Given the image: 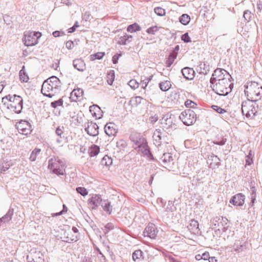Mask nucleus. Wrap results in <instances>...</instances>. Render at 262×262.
Returning a JSON list of instances; mask_svg holds the SVG:
<instances>
[{
  "label": "nucleus",
  "mask_w": 262,
  "mask_h": 262,
  "mask_svg": "<svg viewBox=\"0 0 262 262\" xmlns=\"http://www.w3.org/2000/svg\"><path fill=\"white\" fill-rule=\"evenodd\" d=\"M61 83L56 76H53L43 82L41 88L42 94L49 98H51L61 90Z\"/></svg>",
  "instance_id": "nucleus-1"
},
{
  "label": "nucleus",
  "mask_w": 262,
  "mask_h": 262,
  "mask_svg": "<svg viewBox=\"0 0 262 262\" xmlns=\"http://www.w3.org/2000/svg\"><path fill=\"white\" fill-rule=\"evenodd\" d=\"M225 80L220 82H216L213 84H210V87L212 91L216 94L225 96L228 95L233 88V79L231 76H227Z\"/></svg>",
  "instance_id": "nucleus-2"
},
{
  "label": "nucleus",
  "mask_w": 262,
  "mask_h": 262,
  "mask_svg": "<svg viewBox=\"0 0 262 262\" xmlns=\"http://www.w3.org/2000/svg\"><path fill=\"white\" fill-rule=\"evenodd\" d=\"M244 87L245 93L247 95V98L255 101H257L260 99L262 96V86H259L257 82H248Z\"/></svg>",
  "instance_id": "nucleus-3"
},
{
  "label": "nucleus",
  "mask_w": 262,
  "mask_h": 262,
  "mask_svg": "<svg viewBox=\"0 0 262 262\" xmlns=\"http://www.w3.org/2000/svg\"><path fill=\"white\" fill-rule=\"evenodd\" d=\"M256 101H251L250 98L244 101L242 104V113L243 115H245L247 118H253L257 112L258 105L256 103Z\"/></svg>",
  "instance_id": "nucleus-4"
},
{
  "label": "nucleus",
  "mask_w": 262,
  "mask_h": 262,
  "mask_svg": "<svg viewBox=\"0 0 262 262\" xmlns=\"http://www.w3.org/2000/svg\"><path fill=\"white\" fill-rule=\"evenodd\" d=\"M64 164L58 158H54L49 161L48 168L57 175L64 174Z\"/></svg>",
  "instance_id": "nucleus-5"
},
{
  "label": "nucleus",
  "mask_w": 262,
  "mask_h": 262,
  "mask_svg": "<svg viewBox=\"0 0 262 262\" xmlns=\"http://www.w3.org/2000/svg\"><path fill=\"white\" fill-rule=\"evenodd\" d=\"M179 118L185 125L189 126L195 122L196 114L193 110L187 109L181 113Z\"/></svg>",
  "instance_id": "nucleus-6"
},
{
  "label": "nucleus",
  "mask_w": 262,
  "mask_h": 262,
  "mask_svg": "<svg viewBox=\"0 0 262 262\" xmlns=\"http://www.w3.org/2000/svg\"><path fill=\"white\" fill-rule=\"evenodd\" d=\"M41 36L39 32H26L24 33L23 41L26 46H34L38 43V40Z\"/></svg>",
  "instance_id": "nucleus-7"
},
{
  "label": "nucleus",
  "mask_w": 262,
  "mask_h": 262,
  "mask_svg": "<svg viewBox=\"0 0 262 262\" xmlns=\"http://www.w3.org/2000/svg\"><path fill=\"white\" fill-rule=\"evenodd\" d=\"M227 76H231V75L224 69H216L212 74L210 79V84L220 82L221 80H225Z\"/></svg>",
  "instance_id": "nucleus-8"
},
{
  "label": "nucleus",
  "mask_w": 262,
  "mask_h": 262,
  "mask_svg": "<svg viewBox=\"0 0 262 262\" xmlns=\"http://www.w3.org/2000/svg\"><path fill=\"white\" fill-rule=\"evenodd\" d=\"M11 103L7 104V108L15 113L19 114L21 113L23 108V99L20 96H16Z\"/></svg>",
  "instance_id": "nucleus-9"
},
{
  "label": "nucleus",
  "mask_w": 262,
  "mask_h": 262,
  "mask_svg": "<svg viewBox=\"0 0 262 262\" xmlns=\"http://www.w3.org/2000/svg\"><path fill=\"white\" fill-rule=\"evenodd\" d=\"M84 130L86 133L93 137H96L99 134V126L95 122L88 121L84 123Z\"/></svg>",
  "instance_id": "nucleus-10"
},
{
  "label": "nucleus",
  "mask_w": 262,
  "mask_h": 262,
  "mask_svg": "<svg viewBox=\"0 0 262 262\" xmlns=\"http://www.w3.org/2000/svg\"><path fill=\"white\" fill-rule=\"evenodd\" d=\"M16 126L19 133L21 134L28 135L32 132L31 125L27 121L21 120L16 125Z\"/></svg>",
  "instance_id": "nucleus-11"
},
{
  "label": "nucleus",
  "mask_w": 262,
  "mask_h": 262,
  "mask_svg": "<svg viewBox=\"0 0 262 262\" xmlns=\"http://www.w3.org/2000/svg\"><path fill=\"white\" fill-rule=\"evenodd\" d=\"M158 232V230L156 225L150 223L145 228L143 234L145 237L147 236L151 239H155Z\"/></svg>",
  "instance_id": "nucleus-12"
},
{
  "label": "nucleus",
  "mask_w": 262,
  "mask_h": 262,
  "mask_svg": "<svg viewBox=\"0 0 262 262\" xmlns=\"http://www.w3.org/2000/svg\"><path fill=\"white\" fill-rule=\"evenodd\" d=\"M245 195L239 193L232 196L229 202L234 206H242L245 203Z\"/></svg>",
  "instance_id": "nucleus-13"
},
{
  "label": "nucleus",
  "mask_w": 262,
  "mask_h": 262,
  "mask_svg": "<svg viewBox=\"0 0 262 262\" xmlns=\"http://www.w3.org/2000/svg\"><path fill=\"white\" fill-rule=\"evenodd\" d=\"M104 129L105 133L109 137L115 136L118 132L117 125L113 122L107 123Z\"/></svg>",
  "instance_id": "nucleus-14"
},
{
  "label": "nucleus",
  "mask_w": 262,
  "mask_h": 262,
  "mask_svg": "<svg viewBox=\"0 0 262 262\" xmlns=\"http://www.w3.org/2000/svg\"><path fill=\"white\" fill-rule=\"evenodd\" d=\"M103 202L100 194H94L89 200V204L92 209L101 205Z\"/></svg>",
  "instance_id": "nucleus-15"
},
{
  "label": "nucleus",
  "mask_w": 262,
  "mask_h": 262,
  "mask_svg": "<svg viewBox=\"0 0 262 262\" xmlns=\"http://www.w3.org/2000/svg\"><path fill=\"white\" fill-rule=\"evenodd\" d=\"M130 140L133 141L135 145L137 146L138 148H141V146L145 143L144 141L145 140L142 138L140 134L137 133L132 134L130 136Z\"/></svg>",
  "instance_id": "nucleus-16"
},
{
  "label": "nucleus",
  "mask_w": 262,
  "mask_h": 262,
  "mask_svg": "<svg viewBox=\"0 0 262 262\" xmlns=\"http://www.w3.org/2000/svg\"><path fill=\"white\" fill-rule=\"evenodd\" d=\"M171 114H166L161 119V124L163 127L168 129L170 127L172 128L173 126H175V124L173 123L172 119L171 118Z\"/></svg>",
  "instance_id": "nucleus-17"
},
{
  "label": "nucleus",
  "mask_w": 262,
  "mask_h": 262,
  "mask_svg": "<svg viewBox=\"0 0 262 262\" xmlns=\"http://www.w3.org/2000/svg\"><path fill=\"white\" fill-rule=\"evenodd\" d=\"M83 90L81 88L75 89L71 93L70 98L72 101H80L83 95Z\"/></svg>",
  "instance_id": "nucleus-18"
},
{
  "label": "nucleus",
  "mask_w": 262,
  "mask_h": 262,
  "mask_svg": "<svg viewBox=\"0 0 262 262\" xmlns=\"http://www.w3.org/2000/svg\"><path fill=\"white\" fill-rule=\"evenodd\" d=\"M183 77L188 80H192L194 77L195 72L192 68L185 67L181 70Z\"/></svg>",
  "instance_id": "nucleus-19"
},
{
  "label": "nucleus",
  "mask_w": 262,
  "mask_h": 262,
  "mask_svg": "<svg viewBox=\"0 0 262 262\" xmlns=\"http://www.w3.org/2000/svg\"><path fill=\"white\" fill-rule=\"evenodd\" d=\"M172 161L173 157L172 154L170 153L163 154L160 159V163L163 164L164 167L169 165Z\"/></svg>",
  "instance_id": "nucleus-20"
},
{
  "label": "nucleus",
  "mask_w": 262,
  "mask_h": 262,
  "mask_svg": "<svg viewBox=\"0 0 262 262\" xmlns=\"http://www.w3.org/2000/svg\"><path fill=\"white\" fill-rule=\"evenodd\" d=\"M73 67L75 69L80 72H83L86 69L85 63L81 58L75 59L73 61Z\"/></svg>",
  "instance_id": "nucleus-21"
},
{
  "label": "nucleus",
  "mask_w": 262,
  "mask_h": 262,
  "mask_svg": "<svg viewBox=\"0 0 262 262\" xmlns=\"http://www.w3.org/2000/svg\"><path fill=\"white\" fill-rule=\"evenodd\" d=\"M89 110L92 116L95 117L96 119H100L102 117L101 108L97 105L94 104L90 106Z\"/></svg>",
  "instance_id": "nucleus-22"
},
{
  "label": "nucleus",
  "mask_w": 262,
  "mask_h": 262,
  "mask_svg": "<svg viewBox=\"0 0 262 262\" xmlns=\"http://www.w3.org/2000/svg\"><path fill=\"white\" fill-rule=\"evenodd\" d=\"M199 225L198 221H195V220H191L187 227L191 233L194 234H198L200 232Z\"/></svg>",
  "instance_id": "nucleus-23"
},
{
  "label": "nucleus",
  "mask_w": 262,
  "mask_h": 262,
  "mask_svg": "<svg viewBox=\"0 0 262 262\" xmlns=\"http://www.w3.org/2000/svg\"><path fill=\"white\" fill-rule=\"evenodd\" d=\"M247 245L248 243L246 242L236 241L234 244L233 250L238 252L244 251L247 249Z\"/></svg>",
  "instance_id": "nucleus-24"
},
{
  "label": "nucleus",
  "mask_w": 262,
  "mask_h": 262,
  "mask_svg": "<svg viewBox=\"0 0 262 262\" xmlns=\"http://www.w3.org/2000/svg\"><path fill=\"white\" fill-rule=\"evenodd\" d=\"M209 162H210V167L212 168H215L220 165V159L214 154H212L208 157V163Z\"/></svg>",
  "instance_id": "nucleus-25"
},
{
  "label": "nucleus",
  "mask_w": 262,
  "mask_h": 262,
  "mask_svg": "<svg viewBox=\"0 0 262 262\" xmlns=\"http://www.w3.org/2000/svg\"><path fill=\"white\" fill-rule=\"evenodd\" d=\"M163 134L164 132L160 129H156L154 133V140L158 143V145H160L162 140H163L164 138Z\"/></svg>",
  "instance_id": "nucleus-26"
},
{
  "label": "nucleus",
  "mask_w": 262,
  "mask_h": 262,
  "mask_svg": "<svg viewBox=\"0 0 262 262\" xmlns=\"http://www.w3.org/2000/svg\"><path fill=\"white\" fill-rule=\"evenodd\" d=\"M64 237L63 241L67 243H71L73 241H77V235L76 234H74L70 230L64 233Z\"/></svg>",
  "instance_id": "nucleus-27"
},
{
  "label": "nucleus",
  "mask_w": 262,
  "mask_h": 262,
  "mask_svg": "<svg viewBox=\"0 0 262 262\" xmlns=\"http://www.w3.org/2000/svg\"><path fill=\"white\" fill-rule=\"evenodd\" d=\"M197 71L201 74L207 75L210 71V66L207 63L201 62L198 66Z\"/></svg>",
  "instance_id": "nucleus-28"
},
{
  "label": "nucleus",
  "mask_w": 262,
  "mask_h": 262,
  "mask_svg": "<svg viewBox=\"0 0 262 262\" xmlns=\"http://www.w3.org/2000/svg\"><path fill=\"white\" fill-rule=\"evenodd\" d=\"M139 150L141 151L144 155L146 156L150 160H153L154 159V157L147 145L146 142L144 143L141 148H139Z\"/></svg>",
  "instance_id": "nucleus-29"
},
{
  "label": "nucleus",
  "mask_w": 262,
  "mask_h": 262,
  "mask_svg": "<svg viewBox=\"0 0 262 262\" xmlns=\"http://www.w3.org/2000/svg\"><path fill=\"white\" fill-rule=\"evenodd\" d=\"M133 38V36L125 34L122 36L119 37L118 43L121 45H125L127 43L130 42Z\"/></svg>",
  "instance_id": "nucleus-30"
},
{
  "label": "nucleus",
  "mask_w": 262,
  "mask_h": 262,
  "mask_svg": "<svg viewBox=\"0 0 262 262\" xmlns=\"http://www.w3.org/2000/svg\"><path fill=\"white\" fill-rule=\"evenodd\" d=\"M103 210L108 214H111L112 211V206L111 203L108 200H103L101 205Z\"/></svg>",
  "instance_id": "nucleus-31"
},
{
  "label": "nucleus",
  "mask_w": 262,
  "mask_h": 262,
  "mask_svg": "<svg viewBox=\"0 0 262 262\" xmlns=\"http://www.w3.org/2000/svg\"><path fill=\"white\" fill-rule=\"evenodd\" d=\"M13 214H14V209L13 208H10L8 210L7 213L5 215H4L3 217H2V218L4 221V222H5L6 223H7L11 220Z\"/></svg>",
  "instance_id": "nucleus-32"
},
{
  "label": "nucleus",
  "mask_w": 262,
  "mask_h": 262,
  "mask_svg": "<svg viewBox=\"0 0 262 262\" xmlns=\"http://www.w3.org/2000/svg\"><path fill=\"white\" fill-rule=\"evenodd\" d=\"M13 214H14V209L13 208H10L8 210L7 213L5 215H4L3 217H2V218L4 221V222H5L6 223H7L11 220Z\"/></svg>",
  "instance_id": "nucleus-33"
},
{
  "label": "nucleus",
  "mask_w": 262,
  "mask_h": 262,
  "mask_svg": "<svg viewBox=\"0 0 262 262\" xmlns=\"http://www.w3.org/2000/svg\"><path fill=\"white\" fill-rule=\"evenodd\" d=\"M13 214H14V209L13 208H10L8 210L7 213L5 215H4L3 217H2V218L4 221V222H5L6 223H7L11 220Z\"/></svg>",
  "instance_id": "nucleus-34"
},
{
  "label": "nucleus",
  "mask_w": 262,
  "mask_h": 262,
  "mask_svg": "<svg viewBox=\"0 0 262 262\" xmlns=\"http://www.w3.org/2000/svg\"><path fill=\"white\" fill-rule=\"evenodd\" d=\"M100 151V147L96 145H93L90 148L89 154L90 157H94L97 155Z\"/></svg>",
  "instance_id": "nucleus-35"
},
{
  "label": "nucleus",
  "mask_w": 262,
  "mask_h": 262,
  "mask_svg": "<svg viewBox=\"0 0 262 262\" xmlns=\"http://www.w3.org/2000/svg\"><path fill=\"white\" fill-rule=\"evenodd\" d=\"M101 163L102 165L109 166L113 163L112 159L107 155H105L101 160Z\"/></svg>",
  "instance_id": "nucleus-36"
},
{
  "label": "nucleus",
  "mask_w": 262,
  "mask_h": 262,
  "mask_svg": "<svg viewBox=\"0 0 262 262\" xmlns=\"http://www.w3.org/2000/svg\"><path fill=\"white\" fill-rule=\"evenodd\" d=\"M141 29V27L137 23H134L132 25H129L127 27V31L128 32L133 33L135 32L138 31H140Z\"/></svg>",
  "instance_id": "nucleus-37"
},
{
  "label": "nucleus",
  "mask_w": 262,
  "mask_h": 262,
  "mask_svg": "<svg viewBox=\"0 0 262 262\" xmlns=\"http://www.w3.org/2000/svg\"><path fill=\"white\" fill-rule=\"evenodd\" d=\"M115 77V71L114 70H110L108 72L106 76L107 82L109 85H112L114 81Z\"/></svg>",
  "instance_id": "nucleus-38"
},
{
  "label": "nucleus",
  "mask_w": 262,
  "mask_h": 262,
  "mask_svg": "<svg viewBox=\"0 0 262 262\" xmlns=\"http://www.w3.org/2000/svg\"><path fill=\"white\" fill-rule=\"evenodd\" d=\"M159 87L162 91H167L171 87V84L169 81H164L159 83Z\"/></svg>",
  "instance_id": "nucleus-39"
},
{
  "label": "nucleus",
  "mask_w": 262,
  "mask_h": 262,
  "mask_svg": "<svg viewBox=\"0 0 262 262\" xmlns=\"http://www.w3.org/2000/svg\"><path fill=\"white\" fill-rule=\"evenodd\" d=\"M180 21L183 25H187L189 24L190 20L189 15L187 14H182L179 18Z\"/></svg>",
  "instance_id": "nucleus-40"
},
{
  "label": "nucleus",
  "mask_w": 262,
  "mask_h": 262,
  "mask_svg": "<svg viewBox=\"0 0 262 262\" xmlns=\"http://www.w3.org/2000/svg\"><path fill=\"white\" fill-rule=\"evenodd\" d=\"M177 55L170 53L168 56V59L166 61V67L169 68L171 67L175 59L177 58Z\"/></svg>",
  "instance_id": "nucleus-41"
},
{
  "label": "nucleus",
  "mask_w": 262,
  "mask_h": 262,
  "mask_svg": "<svg viewBox=\"0 0 262 262\" xmlns=\"http://www.w3.org/2000/svg\"><path fill=\"white\" fill-rule=\"evenodd\" d=\"M24 68L25 67L23 66V69L19 71V78L20 80L22 82H27L29 79V77L24 70Z\"/></svg>",
  "instance_id": "nucleus-42"
},
{
  "label": "nucleus",
  "mask_w": 262,
  "mask_h": 262,
  "mask_svg": "<svg viewBox=\"0 0 262 262\" xmlns=\"http://www.w3.org/2000/svg\"><path fill=\"white\" fill-rule=\"evenodd\" d=\"M105 55L104 52H97L96 53L90 55L91 60H94L95 59H101Z\"/></svg>",
  "instance_id": "nucleus-43"
},
{
  "label": "nucleus",
  "mask_w": 262,
  "mask_h": 262,
  "mask_svg": "<svg viewBox=\"0 0 262 262\" xmlns=\"http://www.w3.org/2000/svg\"><path fill=\"white\" fill-rule=\"evenodd\" d=\"M40 149L35 148L31 152L30 156V160L31 161H35L36 159L37 156L39 155L40 152Z\"/></svg>",
  "instance_id": "nucleus-44"
},
{
  "label": "nucleus",
  "mask_w": 262,
  "mask_h": 262,
  "mask_svg": "<svg viewBox=\"0 0 262 262\" xmlns=\"http://www.w3.org/2000/svg\"><path fill=\"white\" fill-rule=\"evenodd\" d=\"M114 228L113 224L112 223H108L106 224L102 230L103 231L105 234H107L111 230H113Z\"/></svg>",
  "instance_id": "nucleus-45"
},
{
  "label": "nucleus",
  "mask_w": 262,
  "mask_h": 262,
  "mask_svg": "<svg viewBox=\"0 0 262 262\" xmlns=\"http://www.w3.org/2000/svg\"><path fill=\"white\" fill-rule=\"evenodd\" d=\"M154 12L157 15L160 16H163L165 15V10L163 8L160 7L155 8Z\"/></svg>",
  "instance_id": "nucleus-46"
},
{
  "label": "nucleus",
  "mask_w": 262,
  "mask_h": 262,
  "mask_svg": "<svg viewBox=\"0 0 262 262\" xmlns=\"http://www.w3.org/2000/svg\"><path fill=\"white\" fill-rule=\"evenodd\" d=\"M78 193L80 194L82 196H85L88 194L87 189L83 187H78L76 189Z\"/></svg>",
  "instance_id": "nucleus-47"
},
{
  "label": "nucleus",
  "mask_w": 262,
  "mask_h": 262,
  "mask_svg": "<svg viewBox=\"0 0 262 262\" xmlns=\"http://www.w3.org/2000/svg\"><path fill=\"white\" fill-rule=\"evenodd\" d=\"M63 101L62 99H59L57 100L53 101L51 103V106L53 108H56L58 106H62Z\"/></svg>",
  "instance_id": "nucleus-48"
},
{
  "label": "nucleus",
  "mask_w": 262,
  "mask_h": 262,
  "mask_svg": "<svg viewBox=\"0 0 262 262\" xmlns=\"http://www.w3.org/2000/svg\"><path fill=\"white\" fill-rule=\"evenodd\" d=\"M185 105L188 108H195L196 107V103L191 100L187 99L185 102Z\"/></svg>",
  "instance_id": "nucleus-49"
},
{
  "label": "nucleus",
  "mask_w": 262,
  "mask_h": 262,
  "mask_svg": "<svg viewBox=\"0 0 262 262\" xmlns=\"http://www.w3.org/2000/svg\"><path fill=\"white\" fill-rule=\"evenodd\" d=\"M142 255V251L140 250H136L133 253V259L134 260H136L137 259L140 258L141 256Z\"/></svg>",
  "instance_id": "nucleus-50"
},
{
  "label": "nucleus",
  "mask_w": 262,
  "mask_h": 262,
  "mask_svg": "<svg viewBox=\"0 0 262 262\" xmlns=\"http://www.w3.org/2000/svg\"><path fill=\"white\" fill-rule=\"evenodd\" d=\"M211 107L214 111L220 114H222L226 112V111L225 109L217 105H212Z\"/></svg>",
  "instance_id": "nucleus-51"
},
{
  "label": "nucleus",
  "mask_w": 262,
  "mask_h": 262,
  "mask_svg": "<svg viewBox=\"0 0 262 262\" xmlns=\"http://www.w3.org/2000/svg\"><path fill=\"white\" fill-rule=\"evenodd\" d=\"M63 126H58L56 130H55V133L58 136L60 137V138H63V137L62 136V135L63 134Z\"/></svg>",
  "instance_id": "nucleus-52"
},
{
  "label": "nucleus",
  "mask_w": 262,
  "mask_h": 262,
  "mask_svg": "<svg viewBox=\"0 0 262 262\" xmlns=\"http://www.w3.org/2000/svg\"><path fill=\"white\" fill-rule=\"evenodd\" d=\"M243 17H244L246 21L249 22L251 20V18L252 17V13L250 11L246 10L244 11Z\"/></svg>",
  "instance_id": "nucleus-53"
},
{
  "label": "nucleus",
  "mask_w": 262,
  "mask_h": 262,
  "mask_svg": "<svg viewBox=\"0 0 262 262\" xmlns=\"http://www.w3.org/2000/svg\"><path fill=\"white\" fill-rule=\"evenodd\" d=\"M67 211H68V208L66 206V205L63 204L62 210L59 212L53 213L52 216H57L61 215L66 213Z\"/></svg>",
  "instance_id": "nucleus-54"
},
{
  "label": "nucleus",
  "mask_w": 262,
  "mask_h": 262,
  "mask_svg": "<svg viewBox=\"0 0 262 262\" xmlns=\"http://www.w3.org/2000/svg\"><path fill=\"white\" fill-rule=\"evenodd\" d=\"M181 39L185 43H188L191 41L188 33H185L181 36Z\"/></svg>",
  "instance_id": "nucleus-55"
},
{
  "label": "nucleus",
  "mask_w": 262,
  "mask_h": 262,
  "mask_svg": "<svg viewBox=\"0 0 262 262\" xmlns=\"http://www.w3.org/2000/svg\"><path fill=\"white\" fill-rule=\"evenodd\" d=\"M256 188L254 185H251L250 187V199L252 198H255L256 199Z\"/></svg>",
  "instance_id": "nucleus-56"
},
{
  "label": "nucleus",
  "mask_w": 262,
  "mask_h": 262,
  "mask_svg": "<svg viewBox=\"0 0 262 262\" xmlns=\"http://www.w3.org/2000/svg\"><path fill=\"white\" fill-rule=\"evenodd\" d=\"M158 31L157 26H152L148 28L146 30V32L149 34H155V33Z\"/></svg>",
  "instance_id": "nucleus-57"
},
{
  "label": "nucleus",
  "mask_w": 262,
  "mask_h": 262,
  "mask_svg": "<svg viewBox=\"0 0 262 262\" xmlns=\"http://www.w3.org/2000/svg\"><path fill=\"white\" fill-rule=\"evenodd\" d=\"M128 85L134 89H136L139 86V83L136 80L132 79L128 82Z\"/></svg>",
  "instance_id": "nucleus-58"
},
{
  "label": "nucleus",
  "mask_w": 262,
  "mask_h": 262,
  "mask_svg": "<svg viewBox=\"0 0 262 262\" xmlns=\"http://www.w3.org/2000/svg\"><path fill=\"white\" fill-rule=\"evenodd\" d=\"M10 165L7 163H5L4 165H0V173H3L9 168Z\"/></svg>",
  "instance_id": "nucleus-59"
},
{
  "label": "nucleus",
  "mask_w": 262,
  "mask_h": 262,
  "mask_svg": "<svg viewBox=\"0 0 262 262\" xmlns=\"http://www.w3.org/2000/svg\"><path fill=\"white\" fill-rule=\"evenodd\" d=\"M121 55L122 53L120 52V54L117 53L113 56L112 61L114 64H116L118 62V59Z\"/></svg>",
  "instance_id": "nucleus-60"
},
{
  "label": "nucleus",
  "mask_w": 262,
  "mask_h": 262,
  "mask_svg": "<svg viewBox=\"0 0 262 262\" xmlns=\"http://www.w3.org/2000/svg\"><path fill=\"white\" fill-rule=\"evenodd\" d=\"M227 141V139L225 138H222V140L220 141H213V143L214 144L219 145H223L225 144Z\"/></svg>",
  "instance_id": "nucleus-61"
},
{
  "label": "nucleus",
  "mask_w": 262,
  "mask_h": 262,
  "mask_svg": "<svg viewBox=\"0 0 262 262\" xmlns=\"http://www.w3.org/2000/svg\"><path fill=\"white\" fill-rule=\"evenodd\" d=\"M52 34L54 37H57L64 35V33L63 31H55L53 32Z\"/></svg>",
  "instance_id": "nucleus-62"
},
{
  "label": "nucleus",
  "mask_w": 262,
  "mask_h": 262,
  "mask_svg": "<svg viewBox=\"0 0 262 262\" xmlns=\"http://www.w3.org/2000/svg\"><path fill=\"white\" fill-rule=\"evenodd\" d=\"M209 253L207 252H205L202 254V259L204 260H209L210 258Z\"/></svg>",
  "instance_id": "nucleus-63"
},
{
  "label": "nucleus",
  "mask_w": 262,
  "mask_h": 262,
  "mask_svg": "<svg viewBox=\"0 0 262 262\" xmlns=\"http://www.w3.org/2000/svg\"><path fill=\"white\" fill-rule=\"evenodd\" d=\"M158 120V117L157 115L150 116L149 118V120L152 124H154Z\"/></svg>",
  "instance_id": "nucleus-64"
}]
</instances>
